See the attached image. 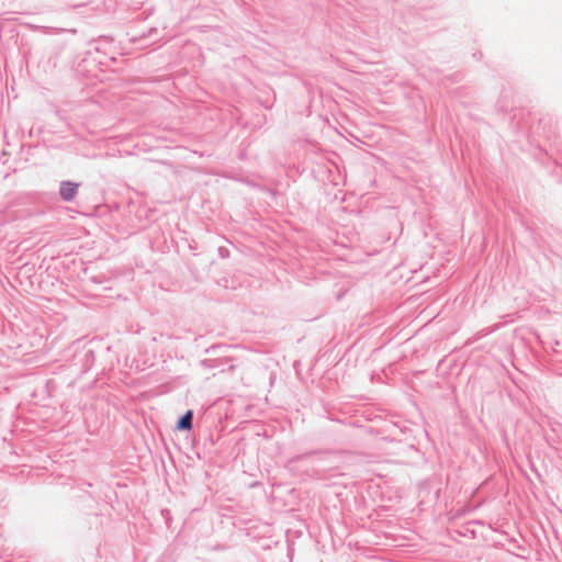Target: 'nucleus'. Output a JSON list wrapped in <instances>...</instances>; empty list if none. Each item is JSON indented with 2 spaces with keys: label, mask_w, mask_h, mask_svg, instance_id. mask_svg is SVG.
Wrapping results in <instances>:
<instances>
[{
  "label": "nucleus",
  "mask_w": 562,
  "mask_h": 562,
  "mask_svg": "<svg viewBox=\"0 0 562 562\" xmlns=\"http://www.w3.org/2000/svg\"><path fill=\"white\" fill-rule=\"evenodd\" d=\"M178 429H191L192 427V412L188 411L178 422Z\"/></svg>",
  "instance_id": "obj_2"
},
{
  "label": "nucleus",
  "mask_w": 562,
  "mask_h": 562,
  "mask_svg": "<svg viewBox=\"0 0 562 562\" xmlns=\"http://www.w3.org/2000/svg\"><path fill=\"white\" fill-rule=\"evenodd\" d=\"M80 183L71 182V181H64L60 183L59 193L63 200L65 201H71L79 188Z\"/></svg>",
  "instance_id": "obj_1"
}]
</instances>
